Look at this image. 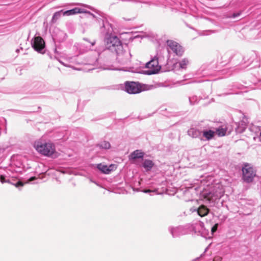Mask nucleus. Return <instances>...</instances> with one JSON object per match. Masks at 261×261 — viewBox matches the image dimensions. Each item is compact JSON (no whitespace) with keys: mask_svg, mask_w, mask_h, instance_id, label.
Here are the masks:
<instances>
[{"mask_svg":"<svg viewBox=\"0 0 261 261\" xmlns=\"http://www.w3.org/2000/svg\"><path fill=\"white\" fill-rule=\"evenodd\" d=\"M34 147L38 152L44 155L54 158L58 156V153L56 151L55 146L52 143L38 142L35 144Z\"/></svg>","mask_w":261,"mask_h":261,"instance_id":"obj_1","label":"nucleus"},{"mask_svg":"<svg viewBox=\"0 0 261 261\" xmlns=\"http://www.w3.org/2000/svg\"><path fill=\"white\" fill-rule=\"evenodd\" d=\"M107 45L110 49H114L118 56L123 55L124 53L123 46L117 37H110L107 41Z\"/></svg>","mask_w":261,"mask_h":261,"instance_id":"obj_2","label":"nucleus"},{"mask_svg":"<svg viewBox=\"0 0 261 261\" xmlns=\"http://www.w3.org/2000/svg\"><path fill=\"white\" fill-rule=\"evenodd\" d=\"M243 180L246 182H251L253 181L256 176V171L253 167L249 164H244L242 169Z\"/></svg>","mask_w":261,"mask_h":261,"instance_id":"obj_3","label":"nucleus"},{"mask_svg":"<svg viewBox=\"0 0 261 261\" xmlns=\"http://www.w3.org/2000/svg\"><path fill=\"white\" fill-rule=\"evenodd\" d=\"M146 86L138 82H126L125 83L126 91L129 94H137L146 90Z\"/></svg>","mask_w":261,"mask_h":261,"instance_id":"obj_4","label":"nucleus"},{"mask_svg":"<svg viewBox=\"0 0 261 261\" xmlns=\"http://www.w3.org/2000/svg\"><path fill=\"white\" fill-rule=\"evenodd\" d=\"M146 67L148 69L146 72L149 75L158 73L161 69L157 59H153L148 62L146 64Z\"/></svg>","mask_w":261,"mask_h":261,"instance_id":"obj_5","label":"nucleus"},{"mask_svg":"<svg viewBox=\"0 0 261 261\" xmlns=\"http://www.w3.org/2000/svg\"><path fill=\"white\" fill-rule=\"evenodd\" d=\"M32 46L36 51H40L45 47V42L40 36L35 37L34 38Z\"/></svg>","mask_w":261,"mask_h":261,"instance_id":"obj_6","label":"nucleus"},{"mask_svg":"<svg viewBox=\"0 0 261 261\" xmlns=\"http://www.w3.org/2000/svg\"><path fill=\"white\" fill-rule=\"evenodd\" d=\"M167 43L170 48L177 55H181L183 53L182 48L178 43L172 40H168Z\"/></svg>","mask_w":261,"mask_h":261,"instance_id":"obj_7","label":"nucleus"},{"mask_svg":"<svg viewBox=\"0 0 261 261\" xmlns=\"http://www.w3.org/2000/svg\"><path fill=\"white\" fill-rule=\"evenodd\" d=\"M86 12L85 11H84L83 9L76 7L72 9H71L69 10H67V11H65L63 13V15H66V16H70V15H75V14H78V13H86Z\"/></svg>","mask_w":261,"mask_h":261,"instance_id":"obj_8","label":"nucleus"},{"mask_svg":"<svg viewBox=\"0 0 261 261\" xmlns=\"http://www.w3.org/2000/svg\"><path fill=\"white\" fill-rule=\"evenodd\" d=\"M113 167L114 165H110L109 167L102 164H99L97 165V168L105 174H109L113 170Z\"/></svg>","mask_w":261,"mask_h":261,"instance_id":"obj_9","label":"nucleus"},{"mask_svg":"<svg viewBox=\"0 0 261 261\" xmlns=\"http://www.w3.org/2000/svg\"><path fill=\"white\" fill-rule=\"evenodd\" d=\"M0 180H1V182L3 184L5 183V182H7V183L11 184L14 185L15 187H16L17 188H18L19 187H23L24 185V183L22 182L20 180H19L16 183H13L11 182V181L10 180H9V179L6 180L5 176H4L3 175L0 176Z\"/></svg>","mask_w":261,"mask_h":261,"instance_id":"obj_10","label":"nucleus"},{"mask_svg":"<svg viewBox=\"0 0 261 261\" xmlns=\"http://www.w3.org/2000/svg\"><path fill=\"white\" fill-rule=\"evenodd\" d=\"M227 127L226 126H220L216 130L215 134L219 137H223L226 135Z\"/></svg>","mask_w":261,"mask_h":261,"instance_id":"obj_11","label":"nucleus"},{"mask_svg":"<svg viewBox=\"0 0 261 261\" xmlns=\"http://www.w3.org/2000/svg\"><path fill=\"white\" fill-rule=\"evenodd\" d=\"M208 209L204 205H201L198 209L197 212L200 217H204L208 213Z\"/></svg>","mask_w":261,"mask_h":261,"instance_id":"obj_12","label":"nucleus"},{"mask_svg":"<svg viewBox=\"0 0 261 261\" xmlns=\"http://www.w3.org/2000/svg\"><path fill=\"white\" fill-rule=\"evenodd\" d=\"M202 133L203 137L207 140L213 139L215 134V132L212 130H204Z\"/></svg>","mask_w":261,"mask_h":261,"instance_id":"obj_13","label":"nucleus"},{"mask_svg":"<svg viewBox=\"0 0 261 261\" xmlns=\"http://www.w3.org/2000/svg\"><path fill=\"white\" fill-rule=\"evenodd\" d=\"M144 155V153L141 151L137 150L130 154V158L135 160L137 159L142 158Z\"/></svg>","mask_w":261,"mask_h":261,"instance_id":"obj_14","label":"nucleus"},{"mask_svg":"<svg viewBox=\"0 0 261 261\" xmlns=\"http://www.w3.org/2000/svg\"><path fill=\"white\" fill-rule=\"evenodd\" d=\"M188 133L189 135L193 138L198 137L201 134L200 131L194 128H191Z\"/></svg>","mask_w":261,"mask_h":261,"instance_id":"obj_15","label":"nucleus"},{"mask_svg":"<svg viewBox=\"0 0 261 261\" xmlns=\"http://www.w3.org/2000/svg\"><path fill=\"white\" fill-rule=\"evenodd\" d=\"M97 146L101 149H108L110 148L111 144L109 142L104 141L98 144Z\"/></svg>","mask_w":261,"mask_h":261,"instance_id":"obj_16","label":"nucleus"},{"mask_svg":"<svg viewBox=\"0 0 261 261\" xmlns=\"http://www.w3.org/2000/svg\"><path fill=\"white\" fill-rule=\"evenodd\" d=\"M153 165V163L151 160H145L143 165V167L147 170L151 169Z\"/></svg>","mask_w":261,"mask_h":261,"instance_id":"obj_17","label":"nucleus"},{"mask_svg":"<svg viewBox=\"0 0 261 261\" xmlns=\"http://www.w3.org/2000/svg\"><path fill=\"white\" fill-rule=\"evenodd\" d=\"M188 61L187 59H183L181 61L177 63L176 64H178L180 68L181 69H186L188 64Z\"/></svg>","mask_w":261,"mask_h":261,"instance_id":"obj_18","label":"nucleus"},{"mask_svg":"<svg viewBox=\"0 0 261 261\" xmlns=\"http://www.w3.org/2000/svg\"><path fill=\"white\" fill-rule=\"evenodd\" d=\"M62 12V11L61 10L56 12L54 13L51 20V21L53 22H55L57 20V19L61 16V13Z\"/></svg>","mask_w":261,"mask_h":261,"instance_id":"obj_19","label":"nucleus"},{"mask_svg":"<svg viewBox=\"0 0 261 261\" xmlns=\"http://www.w3.org/2000/svg\"><path fill=\"white\" fill-rule=\"evenodd\" d=\"M203 198L206 200L210 201L213 198V195L211 193H209L203 195Z\"/></svg>","mask_w":261,"mask_h":261,"instance_id":"obj_20","label":"nucleus"},{"mask_svg":"<svg viewBox=\"0 0 261 261\" xmlns=\"http://www.w3.org/2000/svg\"><path fill=\"white\" fill-rule=\"evenodd\" d=\"M218 224L217 223L214 225V226L212 227L211 231L212 233H213L216 232L218 229Z\"/></svg>","mask_w":261,"mask_h":261,"instance_id":"obj_21","label":"nucleus"},{"mask_svg":"<svg viewBox=\"0 0 261 261\" xmlns=\"http://www.w3.org/2000/svg\"><path fill=\"white\" fill-rule=\"evenodd\" d=\"M35 179H36V177H35V176L31 177V178H30L29 179L28 181L26 183H28V182H30V181H32L33 180H35Z\"/></svg>","mask_w":261,"mask_h":261,"instance_id":"obj_22","label":"nucleus"},{"mask_svg":"<svg viewBox=\"0 0 261 261\" xmlns=\"http://www.w3.org/2000/svg\"><path fill=\"white\" fill-rule=\"evenodd\" d=\"M155 191H152V190H144L143 191V192L144 193H150V192H154Z\"/></svg>","mask_w":261,"mask_h":261,"instance_id":"obj_23","label":"nucleus"},{"mask_svg":"<svg viewBox=\"0 0 261 261\" xmlns=\"http://www.w3.org/2000/svg\"><path fill=\"white\" fill-rule=\"evenodd\" d=\"M239 13H237V14L234 13V14H233L232 16H233V17H237V16H239Z\"/></svg>","mask_w":261,"mask_h":261,"instance_id":"obj_24","label":"nucleus"},{"mask_svg":"<svg viewBox=\"0 0 261 261\" xmlns=\"http://www.w3.org/2000/svg\"><path fill=\"white\" fill-rule=\"evenodd\" d=\"M219 259H220L219 258L216 257L214 259V261H218L219 260Z\"/></svg>","mask_w":261,"mask_h":261,"instance_id":"obj_25","label":"nucleus"},{"mask_svg":"<svg viewBox=\"0 0 261 261\" xmlns=\"http://www.w3.org/2000/svg\"><path fill=\"white\" fill-rule=\"evenodd\" d=\"M13 182H14V179H12Z\"/></svg>","mask_w":261,"mask_h":261,"instance_id":"obj_26","label":"nucleus"},{"mask_svg":"<svg viewBox=\"0 0 261 261\" xmlns=\"http://www.w3.org/2000/svg\"><path fill=\"white\" fill-rule=\"evenodd\" d=\"M13 182H14V179H12Z\"/></svg>","mask_w":261,"mask_h":261,"instance_id":"obj_27","label":"nucleus"},{"mask_svg":"<svg viewBox=\"0 0 261 261\" xmlns=\"http://www.w3.org/2000/svg\"><path fill=\"white\" fill-rule=\"evenodd\" d=\"M260 136H261V132L260 133Z\"/></svg>","mask_w":261,"mask_h":261,"instance_id":"obj_28","label":"nucleus"}]
</instances>
